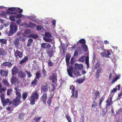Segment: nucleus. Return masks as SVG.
I'll return each instance as SVG.
<instances>
[{
	"label": "nucleus",
	"instance_id": "obj_15",
	"mask_svg": "<svg viewBox=\"0 0 122 122\" xmlns=\"http://www.w3.org/2000/svg\"><path fill=\"white\" fill-rule=\"evenodd\" d=\"M41 91L42 92H45L47 91L48 90L47 84H46L42 86L41 88Z\"/></svg>",
	"mask_w": 122,
	"mask_h": 122
},
{
	"label": "nucleus",
	"instance_id": "obj_32",
	"mask_svg": "<svg viewBox=\"0 0 122 122\" xmlns=\"http://www.w3.org/2000/svg\"><path fill=\"white\" fill-rule=\"evenodd\" d=\"M2 82L6 86H9L10 84L7 80L4 79L2 81Z\"/></svg>",
	"mask_w": 122,
	"mask_h": 122
},
{
	"label": "nucleus",
	"instance_id": "obj_22",
	"mask_svg": "<svg viewBox=\"0 0 122 122\" xmlns=\"http://www.w3.org/2000/svg\"><path fill=\"white\" fill-rule=\"evenodd\" d=\"M0 73L1 76H7L8 75V72L7 71H5L2 70H1L0 71Z\"/></svg>",
	"mask_w": 122,
	"mask_h": 122
},
{
	"label": "nucleus",
	"instance_id": "obj_8",
	"mask_svg": "<svg viewBox=\"0 0 122 122\" xmlns=\"http://www.w3.org/2000/svg\"><path fill=\"white\" fill-rule=\"evenodd\" d=\"M51 47V45L49 43H42L41 44V47L43 49H49Z\"/></svg>",
	"mask_w": 122,
	"mask_h": 122
},
{
	"label": "nucleus",
	"instance_id": "obj_57",
	"mask_svg": "<svg viewBox=\"0 0 122 122\" xmlns=\"http://www.w3.org/2000/svg\"><path fill=\"white\" fill-rule=\"evenodd\" d=\"M18 117L20 119H23L24 117L23 114H20Z\"/></svg>",
	"mask_w": 122,
	"mask_h": 122
},
{
	"label": "nucleus",
	"instance_id": "obj_13",
	"mask_svg": "<svg viewBox=\"0 0 122 122\" xmlns=\"http://www.w3.org/2000/svg\"><path fill=\"white\" fill-rule=\"evenodd\" d=\"M7 53L6 50L3 48H0V56H5Z\"/></svg>",
	"mask_w": 122,
	"mask_h": 122
},
{
	"label": "nucleus",
	"instance_id": "obj_27",
	"mask_svg": "<svg viewBox=\"0 0 122 122\" xmlns=\"http://www.w3.org/2000/svg\"><path fill=\"white\" fill-rule=\"evenodd\" d=\"M19 40L18 38L15 39L14 40V45H15V47H18V45L19 44Z\"/></svg>",
	"mask_w": 122,
	"mask_h": 122
},
{
	"label": "nucleus",
	"instance_id": "obj_17",
	"mask_svg": "<svg viewBox=\"0 0 122 122\" xmlns=\"http://www.w3.org/2000/svg\"><path fill=\"white\" fill-rule=\"evenodd\" d=\"M21 102L20 100H14L12 104L14 105L17 106Z\"/></svg>",
	"mask_w": 122,
	"mask_h": 122
},
{
	"label": "nucleus",
	"instance_id": "obj_62",
	"mask_svg": "<svg viewBox=\"0 0 122 122\" xmlns=\"http://www.w3.org/2000/svg\"><path fill=\"white\" fill-rule=\"evenodd\" d=\"M41 26L38 25L37 26L36 30L37 31L41 30Z\"/></svg>",
	"mask_w": 122,
	"mask_h": 122
},
{
	"label": "nucleus",
	"instance_id": "obj_56",
	"mask_svg": "<svg viewBox=\"0 0 122 122\" xmlns=\"http://www.w3.org/2000/svg\"><path fill=\"white\" fill-rule=\"evenodd\" d=\"M30 100V104L32 105H33L35 104V100Z\"/></svg>",
	"mask_w": 122,
	"mask_h": 122
},
{
	"label": "nucleus",
	"instance_id": "obj_45",
	"mask_svg": "<svg viewBox=\"0 0 122 122\" xmlns=\"http://www.w3.org/2000/svg\"><path fill=\"white\" fill-rule=\"evenodd\" d=\"M5 94L3 93H0V97L1 99H4L5 98Z\"/></svg>",
	"mask_w": 122,
	"mask_h": 122
},
{
	"label": "nucleus",
	"instance_id": "obj_3",
	"mask_svg": "<svg viewBox=\"0 0 122 122\" xmlns=\"http://www.w3.org/2000/svg\"><path fill=\"white\" fill-rule=\"evenodd\" d=\"M14 55L16 59H18V58H21L23 56V53L17 50L15 51V50H14Z\"/></svg>",
	"mask_w": 122,
	"mask_h": 122
},
{
	"label": "nucleus",
	"instance_id": "obj_31",
	"mask_svg": "<svg viewBox=\"0 0 122 122\" xmlns=\"http://www.w3.org/2000/svg\"><path fill=\"white\" fill-rule=\"evenodd\" d=\"M7 40L6 39H0V43L1 44V46H2V44H5L7 43Z\"/></svg>",
	"mask_w": 122,
	"mask_h": 122
},
{
	"label": "nucleus",
	"instance_id": "obj_29",
	"mask_svg": "<svg viewBox=\"0 0 122 122\" xmlns=\"http://www.w3.org/2000/svg\"><path fill=\"white\" fill-rule=\"evenodd\" d=\"M106 102L107 103L106 105V108L108 106L111 105L112 103V100H107Z\"/></svg>",
	"mask_w": 122,
	"mask_h": 122
},
{
	"label": "nucleus",
	"instance_id": "obj_4",
	"mask_svg": "<svg viewBox=\"0 0 122 122\" xmlns=\"http://www.w3.org/2000/svg\"><path fill=\"white\" fill-rule=\"evenodd\" d=\"M50 80H52V83H55L56 82L57 80V74L56 73H52V76H50L49 77Z\"/></svg>",
	"mask_w": 122,
	"mask_h": 122
},
{
	"label": "nucleus",
	"instance_id": "obj_21",
	"mask_svg": "<svg viewBox=\"0 0 122 122\" xmlns=\"http://www.w3.org/2000/svg\"><path fill=\"white\" fill-rule=\"evenodd\" d=\"M9 13L15 15V17L16 19L20 18L22 16V15L21 14H20L17 15L16 13L11 12Z\"/></svg>",
	"mask_w": 122,
	"mask_h": 122
},
{
	"label": "nucleus",
	"instance_id": "obj_5",
	"mask_svg": "<svg viewBox=\"0 0 122 122\" xmlns=\"http://www.w3.org/2000/svg\"><path fill=\"white\" fill-rule=\"evenodd\" d=\"M10 81L12 84L16 83L17 84L20 83V81L16 76H12L10 79Z\"/></svg>",
	"mask_w": 122,
	"mask_h": 122
},
{
	"label": "nucleus",
	"instance_id": "obj_58",
	"mask_svg": "<svg viewBox=\"0 0 122 122\" xmlns=\"http://www.w3.org/2000/svg\"><path fill=\"white\" fill-rule=\"evenodd\" d=\"M100 64L99 63H97L95 65V69H97L99 66Z\"/></svg>",
	"mask_w": 122,
	"mask_h": 122
},
{
	"label": "nucleus",
	"instance_id": "obj_47",
	"mask_svg": "<svg viewBox=\"0 0 122 122\" xmlns=\"http://www.w3.org/2000/svg\"><path fill=\"white\" fill-rule=\"evenodd\" d=\"M85 57L84 56H81L79 59V61L82 62H84Z\"/></svg>",
	"mask_w": 122,
	"mask_h": 122
},
{
	"label": "nucleus",
	"instance_id": "obj_51",
	"mask_svg": "<svg viewBox=\"0 0 122 122\" xmlns=\"http://www.w3.org/2000/svg\"><path fill=\"white\" fill-rule=\"evenodd\" d=\"M47 62L48 63L49 66H53V63L50 60H49Z\"/></svg>",
	"mask_w": 122,
	"mask_h": 122
},
{
	"label": "nucleus",
	"instance_id": "obj_54",
	"mask_svg": "<svg viewBox=\"0 0 122 122\" xmlns=\"http://www.w3.org/2000/svg\"><path fill=\"white\" fill-rule=\"evenodd\" d=\"M7 89L6 88V87H4L3 88H1H1L0 89V93H2V91H3V92L5 91Z\"/></svg>",
	"mask_w": 122,
	"mask_h": 122
},
{
	"label": "nucleus",
	"instance_id": "obj_36",
	"mask_svg": "<svg viewBox=\"0 0 122 122\" xmlns=\"http://www.w3.org/2000/svg\"><path fill=\"white\" fill-rule=\"evenodd\" d=\"M85 63L87 65V68H88V66H89V57L86 56L85 57Z\"/></svg>",
	"mask_w": 122,
	"mask_h": 122
},
{
	"label": "nucleus",
	"instance_id": "obj_11",
	"mask_svg": "<svg viewBox=\"0 0 122 122\" xmlns=\"http://www.w3.org/2000/svg\"><path fill=\"white\" fill-rule=\"evenodd\" d=\"M26 76L25 73L23 71H19L18 73V77L23 79L25 78Z\"/></svg>",
	"mask_w": 122,
	"mask_h": 122
},
{
	"label": "nucleus",
	"instance_id": "obj_49",
	"mask_svg": "<svg viewBox=\"0 0 122 122\" xmlns=\"http://www.w3.org/2000/svg\"><path fill=\"white\" fill-rule=\"evenodd\" d=\"M66 117L68 122H72L71 118L67 115H66Z\"/></svg>",
	"mask_w": 122,
	"mask_h": 122
},
{
	"label": "nucleus",
	"instance_id": "obj_20",
	"mask_svg": "<svg viewBox=\"0 0 122 122\" xmlns=\"http://www.w3.org/2000/svg\"><path fill=\"white\" fill-rule=\"evenodd\" d=\"M28 59L29 58L27 56H26L24 58L20 61L19 64H21L25 63L28 60Z\"/></svg>",
	"mask_w": 122,
	"mask_h": 122
},
{
	"label": "nucleus",
	"instance_id": "obj_19",
	"mask_svg": "<svg viewBox=\"0 0 122 122\" xmlns=\"http://www.w3.org/2000/svg\"><path fill=\"white\" fill-rule=\"evenodd\" d=\"M55 52L53 50L51 49L48 51L47 53L50 57H51L53 56Z\"/></svg>",
	"mask_w": 122,
	"mask_h": 122
},
{
	"label": "nucleus",
	"instance_id": "obj_46",
	"mask_svg": "<svg viewBox=\"0 0 122 122\" xmlns=\"http://www.w3.org/2000/svg\"><path fill=\"white\" fill-rule=\"evenodd\" d=\"M45 35L46 37H51L52 36V35L49 32H46L45 34Z\"/></svg>",
	"mask_w": 122,
	"mask_h": 122
},
{
	"label": "nucleus",
	"instance_id": "obj_14",
	"mask_svg": "<svg viewBox=\"0 0 122 122\" xmlns=\"http://www.w3.org/2000/svg\"><path fill=\"white\" fill-rule=\"evenodd\" d=\"M71 57L70 54L68 53L67 54L66 56V61L67 65L68 66L69 64V61Z\"/></svg>",
	"mask_w": 122,
	"mask_h": 122
},
{
	"label": "nucleus",
	"instance_id": "obj_2",
	"mask_svg": "<svg viewBox=\"0 0 122 122\" xmlns=\"http://www.w3.org/2000/svg\"><path fill=\"white\" fill-rule=\"evenodd\" d=\"M70 89L72 91L71 92L72 94L71 96V97H72L74 99L77 98L78 95V91L77 90L76 91L75 88L74 86L73 85L70 86Z\"/></svg>",
	"mask_w": 122,
	"mask_h": 122
},
{
	"label": "nucleus",
	"instance_id": "obj_55",
	"mask_svg": "<svg viewBox=\"0 0 122 122\" xmlns=\"http://www.w3.org/2000/svg\"><path fill=\"white\" fill-rule=\"evenodd\" d=\"M23 11V10L22 9H20L19 8H18L17 9V12H18V13H21Z\"/></svg>",
	"mask_w": 122,
	"mask_h": 122
},
{
	"label": "nucleus",
	"instance_id": "obj_9",
	"mask_svg": "<svg viewBox=\"0 0 122 122\" xmlns=\"http://www.w3.org/2000/svg\"><path fill=\"white\" fill-rule=\"evenodd\" d=\"M39 97V95L37 92H34L32 95L30 96L31 99H38Z\"/></svg>",
	"mask_w": 122,
	"mask_h": 122
},
{
	"label": "nucleus",
	"instance_id": "obj_38",
	"mask_svg": "<svg viewBox=\"0 0 122 122\" xmlns=\"http://www.w3.org/2000/svg\"><path fill=\"white\" fill-rule=\"evenodd\" d=\"M81 47L83 49V50L86 51L87 50V47L86 45L85 44L82 45H81Z\"/></svg>",
	"mask_w": 122,
	"mask_h": 122
},
{
	"label": "nucleus",
	"instance_id": "obj_64",
	"mask_svg": "<svg viewBox=\"0 0 122 122\" xmlns=\"http://www.w3.org/2000/svg\"><path fill=\"white\" fill-rule=\"evenodd\" d=\"M117 90V89L115 88H113L112 90L111 91V92L112 93L114 92H116Z\"/></svg>",
	"mask_w": 122,
	"mask_h": 122
},
{
	"label": "nucleus",
	"instance_id": "obj_44",
	"mask_svg": "<svg viewBox=\"0 0 122 122\" xmlns=\"http://www.w3.org/2000/svg\"><path fill=\"white\" fill-rule=\"evenodd\" d=\"M25 71L27 74L28 78H30L32 76V74L30 72L27 70Z\"/></svg>",
	"mask_w": 122,
	"mask_h": 122
},
{
	"label": "nucleus",
	"instance_id": "obj_23",
	"mask_svg": "<svg viewBox=\"0 0 122 122\" xmlns=\"http://www.w3.org/2000/svg\"><path fill=\"white\" fill-rule=\"evenodd\" d=\"M19 40L20 41L22 42L26 40V38L25 36L24 35H22V36H20L18 38Z\"/></svg>",
	"mask_w": 122,
	"mask_h": 122
},
{
	"label": "nucleus",
	"instance_id": "obj_48",
	"mask_svg": "<svg viewBox=\"0 0 122 122\" xmlns=\"http://www.w3.org/2000/svg\"><path fill=\"white\" fill-rule=\"evenodd\" d=\"M42 72L43 75V77H44L46 76V74L45 70L44 69V67H43V68L42 69Z\"/></svg>",
	"mask_w": 122,
	"mask_h": 122
},
{
	"label": "nucleus",
	"instance_id": "obj_52",
	"mask_svg": "<svg viewBox=\"0 0 122 122\" xmlns=\"http://www.w3.org/2000/svg\"><path fill=\"white\" fill-rule=\"evenodd\" d=\"M23 25L25 27L29 28L30 27L29 24H27L26 22H25L23 24Z\"/></svg>",
	"mask_w": 122,
	"mask_h": 122
},
{
	"label": "nucleus",
	"instance_id": "obj_26",
	"mask_svg": "<svg viewBox=\"0 0 122 122\" xmlns=\"http://www.w3.org/2000/svg\"><path fill=\"white\" fill-rule=\"evenodd\" d=\"M72 73L75 76H80V72L76 70V69L72 71Z\"/></svg>",
	"mask_w": 122,
	"mask_h": 122
},
{
	"label": "nucleus",
	"instance_id": "obj_42",
	"mask_svg": "<svg viewBox=\"0 0 122 122\" xmlns=\"http://www.w3.org/2000/svg\"><path fill=\"white\" fill-rule=\"evenodd\" d=\"M12 89H8L7 90V95H11L12 92Z\"/></svg>",
	"mask_w": 122,
	"mask_h": 122
},
{
	"label": "nucleus",
	"instance_id": "obj_33",
	"mask_svg": "<svg viewBox=\"0 0 122 122\" xmlns=\"http://www.w3.org/2000/svg\"><path fill=\"white\" fill-rule=\"evenodd\" d=\"M94 94L96 96L95 98L96 99L98 98L99 99L100 98V93L99 91H97Z\"/></svg>",
	"mask_w": 122,
	"mask_h": 122
},
{
	"label": "nucleus",
	"instance_id": "obj_28",
	"mask_svg": "<svg viewBox=\"0 0 122 122\" xmlns=\"http://www.w3.org/2000/svg\"><path fill=\"white\" fill-rule=\"evenodd\" d=\"M15 94L16 95V99H20L21 98V95L20 92H16L15 93Z\"/></svg>",
	"mask_w": 122,
	"mask_h": 122
},
{
	"label": "nucleus",
	"instance_id": "obj_43",
	"mask_svg": "<svg viewBox=\"0 0 122 122\" xmlns=\"http://www.w3.org/2000/svg\"><path fill=\"white\" fill-rule=\"evenodd\" d=\"M15 16H14L13 15H11L9 16V18L10 20L12 21H15Z\"/></svg>",
	"mask_w": 122,
	"mask_h": 122
},
{
	"label": "nucleus",
	"instance_id": "obj_35",
	"mask_svg": "<svg viewBox=\"0 0 122 122\" xmlns=\"http://www.w3.org/2000/svg\"><path fill=\"white\" fill-rule=\"evenodd\" d=\"M30 37L34 39H36L38 37V35L37 34H32L30 35Z\"/></svg>",
	"mask_w": 122,
	"mask_h": 122
},
{
	"label": "nucleus",
	"instance_id": "obj_18",
	"mask_svg": "<svg viewBox=\"0 0 122 122\" xmlns=\"http://www.w3.org/2000/svg\"><path fill=\"white\" fill-rule=\"evenodd\" d=\"M102 70L101 68H99L97 71L96 73V77L97 78L99 77V73L101 72Z\"/></svg>",
	"mask_w": 122,
	"mask_h": 122
},
{
	"label": "nucleus",
	"instance_id": "obj_7",
	"mask_svg": "<svg viewBox=\"0 0 122 122\" xmlns=\"http://www.w3.org/2000/svg\"><path fill=\"white\" fill-rule=\"evenodd\" d=\"M1 102L3 106H5L6 105H9L12 103L11 100H1Z\"/></svg>",
	"mask_w": 122,
	"mask_h": 122
},
{
	"label": "nucleus",
	"instance_id": "obj_30",
	"mask_svg": "<svg viewBox=\"0 0 122 122\" xmlns=\"http://www.w3.org/2000/svg\"><path fill=\"white\" fill-rule=\"evenodd\" d=\"M36 76L35 78L36 79H39L41 76V73L39 71H37L36 74Z\"/></svg>",
	"mask_w": 122,
	"mask_h": 122
},
{
	"label": "nucleus",
	"instance_id": "obj_34",
	"mask_svg": "<svg viewBox=\"0 0 122 122\" xmlns=\"http://www.w3.org/2000/svg\"><path fill=\"white\" fill-rule=\"evenodd\" d=\"M37 81L36 78H35L34 80L32 81L31 83V85L33 86H36L37 84Z\"/></svg>",
	"mask_w": 122,
	"mask_h": 122
},
{
	"label": "nucleus",
	"instance_id": "obj_40",
	"mask_svg": "<svg viewBox=\"0 0 122 122\" xmlns=\"http://www.w3.org/2000/svg\"><path fill=\"white\" fill-rule=\"evenodd\" d=\"M41 117H36L34 118L33 120L35 122H38L40 121Z\"/></svg>",
	"mask_w": 122,
	"mask_h": 122
},
{
	"label": "nucleus",
	"instance_id": "obj_59",
	"mask_svg": "<svg viewBox=\"0 0 122 122\" xmlns=\"http://www.w3.org/2000/svg\"><path fill=\"white\" fill-rule=\"evenodd\" d=\"M94 103L92 105V107L93 108H95L97 106V104L95 102V101H94Z\"/></svg>",
	"mask_w": 122,
	"mask_h": 122
},
{
	"label": "nucleus",
	"instance_id": "obj_37",
	"mask_svg": "<svg viewBox=\"0 0 122 122\" xmlns=\"http://www.w3.org/2000/svg\"><path fill=\"white\" fill-rule=\"evenodd\" d=\"M79 42L82 45H84L86 44V41L84 39H82L80 40L79 41Z\"/></svg>",
	"mask_w": 122,
	"mask_h": 122
},
{
	"label": "nucleus",
	"instance_id": "obj_16",
	"mask_svg": "<svg viewBox=\"0 0 122 122\" xmlns=\"http://www.w3.org/2000/svg\"><path fill=\"white\" fill-rule=\"evenodd\" d=\"M72 70V66H71L69 67V69H68L67 71L68 75L71 77H73V75H72V72L71 71Z\"/></svg>",
	"mask_w": 122,
	"mask_h": 122
},
{
	"label": "nucleus",
	"instance_id": "obj_25",
	"mask_svg": "<svg viewBox=\"0 0 122 122\" xmlns=\"http://www.w3.org/2000/svg\"><path fill=\"white\" fill-rule=\"evenodd\" d=\"M3 65L4 66H7L9 67L11 66L12 64V63L10 62H5L3 63Z\"/></svg>",
	"mask_w": 122,
	"mask_h": 122
},
{
	"label": "nucleus",
	"instance_id": "obj_24",
	"mask_svg": "<svg viewBox=\"0 0 122 122\" xmlns=\"http://www.w3.org/2000/svg\"><path fill=\"white\" fill-rule=\"evenodd\" d=\"M18 8L17 7H10L8 8V10L11 11H13L15 12H17V11Z\"/></svg>",
	"mask_w": 122,
	"mask_h": 122
},
{
	"label": "nucleus",
	"instance_id": "obj_10",
	"mask_svg": "<svg viewBox=\"0 0 122 122\" xmlns=\"http://www.w3.org/2000/svg\"><path fill=\"white\" fill-rule=\"evenodd\" d=\"M18 69L16 66H14L11 70V74L12 76H14L18 72Z\"/></svg>",
	"mask_w": 122,
	"mask_h": 122
},
{
	"label": "nucleus",
	"instance_id": "obj_6",
	"mask_svg": "<svg viewBox=\"0 0 122 122\" xmlns=\"http://www.w3.org/2000/svg\"><path fill=\"white\" fill-rule=\"evenodd\" d=\"M100 55L102 57H106L109 58L110 56L109 55H111L109 50H107L106 51H104L103 52L101 53Z\"/></svg>",
	"mask_w": 122,
	"mask_h": 122
},
{
	"label": "nucleus",
	"instance_id": "obj_63",
	"mask_svg": "<svg viewBox=\"0 0 122 122\" xmlns=\"http://www.w3.org/2000/svg\"><path fill=\"white\" fill-rule=\"evenodd\" d=\"M78 54V52L77 51H76L74 53V56H77Z\"/></svg>",
	"mask_w": 122,
	"mask_h": 122
},
{
	"label": "nucleus",
	"instance_id": "obj_41",
	"mask_svg": "<svg viewBox=\"0 0 122 122\" xmlns=\"http://www.w3.org/2000/svg\"><path fill=\"white\" fill-rule=\"evenodd\" d=\"M29 26L30 27H31L32 28H33L34 27H36V25L35 24L30 22L29 23Z\"/></svg>",
	"mask_w": 122,
	"mask_h": 122
},
{
	"label": "nucleus",
	"instance_id": "obj_53",
	"mask_svg": "<svg viewBox=\"0 0 122 122\" xmlns=\"http://www.w3.org/2000/svg\"><path fill=\"white\" fill-rule=\"evenodd\" d=\"M45 40L46 42H50L52 41V39H51L50 38H45Z\"/></svg>",
	"mask_w": 122,
	"mask_h": 122
},
{
	"label": "nucleus",
	"instance_id": "obj_1",
	"mask_svg": "<svg viewBox=\"0 0 122 122\" xmlns=\"http://www.w3.org/2000/svg\"><path fill=\"white\" fill-rule=\"evenodd\" d=\"M10 29L9 31L5 32L6 34L8 36H12L15 33L17 30V27L16 24L14 22L10 23Z\"/></svg>",
	"mask_w": 122,
	"mask_h": 122
},
{
	"label": "nucleus",
	"instance_id": "obj_50",
	"mask_svg": "<svg viewBox=\"0 0 122 122\" xmlns=\"http://www.w3.org/2000/svg\"><path fill=\"white\" fill-rule=\"evenodd\" d=\"M43 99H46L47 98V93H44L42 96Z\"/></svg>",
	"mask_w": 122,
	"mask_h": 122
},
{
	"label": "nucleus",
	"instance_id": "obj_61",
	"mask_svg": "<svg viewBox=\"0 0 122 122\" xmlns=\"http://www.w3.org/2000/svg\"><path fill=\"white\" fill-rule=\"evenodd\" d=\"M22 21V20L20 19H19L17 20L16 21V23L17 24H19L20 22Z\"/></svg>",
	"mask_w": 122,
	"mask_h": 122
},
{
	"label": "nucleus",
	"instance_id": "obj_39",
	"mask_svg": "<svg viewBox=\"0 0 122 122\" xmlns=\"http://www.w3.org/2000/svg\"><path fill=\"white\" fill-rule=\"evenodd\" d=\"M28 95V94L27 93L25 92L23 93L22 94V97L23 99H26Z\"/></svg>",
	"mask_w": 122,
	"mask_h": 122
},
{
	"label": "nucleus",
	"instance_id": "obj_60",
	"mask_svg": "<svg viewBox=\"0 0 122 122\" xmlns=\"http://www.w3.org/2000/svg\"><path fill=\"white\" fill-rule=\"evenodd\" d=\"M84 80V79H81L80 80H77L78 82L79 83H82Z\"/></svg>",
	"mask_w": 122,
	"mask_h": 122
},
{
	"label": "nucleus",
	"instance_id": "obj_12",
	"mask_svg": "<svg viewBox=\"0 0 122 122\" xmlns=\"http://www.w3.org/2000/svg\"><path fill=\"white\" fill-rule=\"evenodd\" d=\"M75 69L80 70H82L83 68V66L82 64H79L77 63L75 64Z\"/></svg>",
	"mask_w": 122,
	"mask_h": 122
}]
</instances>
